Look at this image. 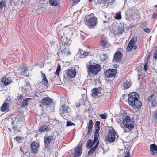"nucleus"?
Returning <instances> with one entry per match:
<instances>
[{"label":"nucleus","mask_w":157,"mask_h":157,"mask_svg":"<svg viewBox=\"0 0 157 157\" xmlns=\"http://www.w3.org/2000/svg\"><path fill=\"white\" fill-rule=\"evenodd\" d=\"M139 95L135 92H132L128 95V102L134 109H140L142 106L141 102L139 100Z\"/></svg>","instance_id":"1"},{"label":"nucleus","mask_w":157,"mask_h":157,"mask_svg":"<svg viewBox=\"0 0 157 157\" xmlns=\"http://www.w3.org/2000/svg\"><path fill=\"white\" fill-rule=\"evenodd\" d=\"M84 22L85 24L90 29L94 27L97 23V18L93 13L87 15L85 17Z\"/></svg>","instance_id":"2"},{"label":"nucleus","mask_w":157,"mask_h":157,"mask_svg":"<svg viewBox=\"0 0 157 157\" xmlns=\"http://www.w3.org/2000/svg\"><path fill=\"white\" fill-rule=\"evenodd\" d=\"M124 127H123L125 132H128L134 128V122L130 121V117L127 116L122 121Z\"/></svg>","instance_id":"3"},{"label":"nucleus","mask_w":157,"mask_h":157,"mask_svg":"<svg viewBox=\"0 0 157 157\" xmlns=\"http://www.w3.org/2000/svg\"><path fill=\"white\" fill-rule=\"evenodd\" d=\"M118 136L116 133L114 129H112L109 131V133L105 138V140L109 143L113 142L115 140H116L118 139Z\"/></svg>","instance_id":"4"},{"label":"nucleus","mask_w":157,"mask_h":157,"mask_svg":"<svg viewBox=\"0 0 157 157\" xmlns=\"http://www.w3.org/2000/svg\"><path fill=\"white\" fill-rule=\"evenodd\" d=\"M87 67L88 70V74H89L91 72L94 75H96L101 69V66L98 64L90 65L89 66H87Z\"/></svg>","instance_id":"5"},{"label":"nucleus","mask_w":157,"mask_h":157,"mask_svg":"<svg viewBox=\"0 0 157 157\" xmlns=\"http://www.w3.org/2000/svg\"><path fill=\"white\" fill-rule=\"evenodd\" d=\"M58 38L60 39L63 44H66L67 46L70 44V42L68 40L67 36H66L64 34V32L63 31H59L58 33Z\"/></svg>","instance_id":"6"},{"label":"nucleus","mask_w":157,"mask_h":157,"mask_svg":"<svg viewBox=\"0 0 157 157\" xmlns=\"http://www.w3.org/2000/svg\"><path fill=\"white\" fill-rule=\"evenodd\" d=\"M82 144L80 143L75 148V151L74 157H79L82 153Z\"/></svg>","instance_id":"7"},{"label":"nucleus","mask_w":157,"mask_h":157,"mask_svg":"<svg viewBox=\"0 0 157 157\" xmlns=\"http://www.w3.org/2000/svg\"><path fill=\"white\" fill-rule=\"evenodd\" d=\"M39 147L40 144L39 143L33 141L31 144L30 146L31 151L33 153L36 154L38 151Z\"/></svg>","instance_id":"8"},{"label":"nucleus","mask_w":157,"mask_h":157,"mask_svg":"<svg viewBox=\"0 0 157 157\" xmlns=\"http://www.w3.org/2000/svg\"><path fill=\"white\" fill-rule=\"evenodd\" d=\"M117 73V70L115 69L107 70L104 72L105 75L107 78L115 77Z\"/></svg>","instance_id":"9"},{"label":"nucleus","mask_w":157,"mask_h":157,"mask_svg":"<svg viewBox=\"0 0 157 157\" xmlns=\"http://www.w3.org/2000/svg\"><path fill=\"white\" fill-rule=\"evenodd\" d=\"M53 139V136H46L44 138V146L46 149H48L49 147L50 143Z\"/></svg>","instance_id":"10"},{"label":"nucleus","mask_w":157,"mask_h":157,"mask_svg":"<svg viewBox=\"0 0 157 157\" xmlns=\"http://www.w3.org/2000/svg\"><path fill=\"white\" fill-rule=\"evenodd\" d=\"M137 38L136 37H133L129 42L126 49L128 52H130L132 50V47L133 45H134L136 42Z\"/></svg>","instance_id":"11"},{"label":"nucleus","mask_w":157,"mask_h":157,"mask_svg":"<svg viewBox=\"0 0 157 157\" xmlns=\"http://www.w3.org/2000/svg\"><path fill=\"white\" fill-rule=\"evenodd\" d=\"M52 100L49 97H45L41 100L42 104L45 106H48L49 105L52 104Z\"/></svg>","instance_id":"12"},{"label":"nucleus","mask_w":157,"mask_h":157,"mask_svg":"<svg viewBox=\"0 0 157 157\" xmlns=\"http://www.w3.org/2000/svg\"><path fill=\"white\" fill-rule=\"evenodd\" d=\"M122 53L119 51L116 52L115 54L114 58V59L113 60L114 62H120L122 59Z\"/></svg>","instance_id":"13"},{"label":"nucleus","mask_w":157,"mask_h":157,"mask_svg":"<svg viewBox=\"0 0 157 157\" xmlns=\"http://www.w3.org/2000/svg\"><path fill=\"white\" fill-rule=\"evenodd\" d=\"M134 10L133 8H129L126 12L125 14L126 19L127 20H129L133 14Z\"/></svg>","instance_id":"14"},{"label":"nucleus","mask_w":157,"mask_h":157,"mask_svg":"<svg viewBox=\"0 0 157 157\" xmlns=\"http://www.w3.org/2000/svg\"><path fill=\"white\" fill-rule=\"evenodd\" d=\"M66 73L68 77L70 78H74L76 75V72L75 69H68L66 71Z\"/></svg>","instance_id":"15"},{"label":"nucleus","mask_w":157,"mask_h":157,"mask_svg":"<svg viewBox=\"0 0 157 157\" xmlns=\"http://www.w3.org/2000/svg\"><path fill=\"white\" fill-rule=\"evenodd\" d=\"M93 123L92 121L91 120H90L89 121L88 127L86 128L88 129V130L87 132V134L90 135L92 133V128H93Z\"/></svg>","instance_id":"16"},{"label":"nucleus","mask_w":157,"mask_h":157,"mask_svg":"<svg viewBox=\"0 0 157 157\" xmlns=\"http://www.w3.org/2000/svg\"><path fill=\"white\" fill-rule=\"evenodd\" d=\"M62 113H60L61 115L63 117L64 113L67 114L69 113L70 111V109L65 104H64L62 106Z\"/></svg>","instance_id":"17"},{"label":"nucleus","mask_w":157,"mask_h":157,"mask_svg":"<svg viewBox=\"0 0 157 157\" xmlns=\"http://www.w3.org/2000/svg\"><path fill=\"white\" fill-rule=\"evenodd\" d=\"M150 151L152 152V155H154L157 154V146L155 144H152L150 145Z\"/></svg>","instance_id":"18"},{"label":"nucleus","mask_w":157,"mask_h":157,"mask_svg":"<svg viewBox=\"0 0 157 157\" xmlns=\"http://www.w3.org/2000/svg\"><path fill=\"white\" fill-rule=\"evenodd\" d=\"M1 111L2 112L8 111L9 110V105L7 103L4 102L1 107Z\"/></svg>","instance_id":"19"},{"label":"nucleus","mask_w":157,"mask_h":157,"mask_svg":"<svg viewBox=\"0 0 157 157\" xmlns=\"http://www.w3.org/2000/svg\"><path fill=\"white\" fill-rule=\"evenodd\" d=\"M109 43H108L105 38L102 39L101 43V45L104 49H105L109 47Z\"/></svg>","instance_id":"20"},{"label":"nucleus","mask_w":157,"mask_h":157,"mask_svg":"<svg viewBox=\"0 0 157 157\" xmlns=\"http://www.w3.org/2000/svg\"><path fill=\"white\" fill-rule=\"evenodd\" d=\"M98 141H99L98 140H97V141H96L95 142H94V140L93 141L91 139L87 141L86 144V147L87 148H90L94 144L98 142Z\"/></svg>","instance_id":"21"},{"label":"nucleus","mask_w":157,"mask_h":157,"mask_svg":"<svg viewBox=\"0 0 157 157\" xmlns=\"http://www.w3.org/2000/svg\"><path fill=\"white\" fill-rule=\"evenodd\" d=\"M148 101L151 102L153 106H155L156 104L155 95H151L148 98Z\"/></svg>","instance_id":"22"},{"label":"nucleus","mask_w":157,"mask_h":157,"mask_svg":"<svg viewBox=\"0 0 157 157\" xmlns=\"http://www.w3.org/2000/svg\"><path fill=\"white\" fill-rule=\"evenodd\" d=\"M99 143V141H98V142L96 143V145L94 147H92L89 151H88V155L89 156L91 155L95 151V149L98 147Z\"/></svg>","instance_id":"23"},{"label":"nucleus","mask_w":157,"mask_h":157,"mask_svg":"<svg viewBox=\"0 0 157 157\" xmlns=\"http://www.w3.org/2000/svg\"><path fill=\"white\" fill-rule=\"evenodd\" d=\"M42 75L43 79L41 81L42 84H44L45 86H48V81L46 78V76L45 74L42 73Z\"/></svg>","instance_id":"24"},{"label":"nucleus","mask_w":157,"mask_h":157,"mask_svg":"<svg viewBox=\"0 0 157 157\" xmlns=\"http://www.w3.org/2000/svg\"><path fill=\"white\" fill-rule=\"evenodd\" d=\"M2 82L6 85H7L10 83L12 81L11 79L10 78L5 77L2 79Z\"/></svg>","instance_id":"25"},{"label":"nucleus","mask_w":157,"mask_h":157,"mask_svg":"<svg viewBox=\"0 0 157 157\" xmlns=\"http://www.w3.org/2000/svg\"><path fill=\"white\" fill-rule=\"evenodd\" d=\"M100 129V128H95V129L94 131V142H95L96 141L98 140L99 137V134L98 132Z\"/></svg>","instance_id":"26"},{"label":"nucleus","mask_w":157,"mask_h":157,"mask_svg":"<svg viewBox=\"0 0 157 157\" xmlns=\"http://www.w3.org/2000/svg\"><path fill=\"white\" fill-rule=\"evenodd\" d=\"M50 4L53 6H57L60 3V0H49Z\"/></svg>","instance_id":"27"},{"label":"nucleus","mask_w":157,"mask_h":157,"mask_svg":"<svg viewBox=\"0 0 157 157\" xmlns=\"http://www.w3.org/2000/svg\"><path fill=\"white\" fill-rule=\"evenodd\" d=\"M31 99V98H26L24 100L22 103L21 105L25 107L27 106L28 103L29 102Z\"/></svg>","instance_id":"28"},{"label":"nucleus","mask_w":157,"mask_h":157,"mask_svg":"<svg viewBox=\"0 0 157 157\" xmlns=\"http://www.w3.org/2000/svg\"><path fill=\"white\" fill-rule=\"evenodd\" d=\"M49 129L48 125H44L41 127L39 128V131L41 132H43L47 131Z\"/></svg>","instance_id":"29"},{"label":"nucleus","mask_w":157,"mask_h":157,"mask_svg":"<svg viewBox=\"0 0 157 157\" xmlns=\"http://www.w3.org/2000/svg\"><path fill=\"white\" fill-rule=\"evenodd\" d=\"M79 52L81 55L82 57H85L86 56H88L90 53V52H86L83 50H80Z\"/></svg>","instance_id":"30"},{"label":"nucleus","mask_w":157,"mask_h":157,"mask_svg":"<svg viewBox=\"0 0 157 157\" xmlns=\"http://www.w3.org/2000/svg\"><path fill=\"white\" fill-rule=\"evenodd\" d=\"M92 91H93L92 93V96H96L98 94L99 91L97 88H94L93 89Z\"/></svg>","instance_id":"31"},{"label":"nucleus","mask_w":157,"mask_h":157,"mask_svg":"<svg viewBox=\"0 0 157 157\" xmlns=\"http://www.w3.org/2000/svg\"><path fill=\"white\" fill-rule=\"evenodd\" d=\"M131 86L130 84L128 82H127L123 83L122 86L124 89H126L129 88Z\"/></svg>","instance_id":"32"},{"label":"nucleus","mask_w":157,"mask_h":157,"mask_svg":"<svg viewBox=\"0 0 157 157\" xmlns=\"http://www.w3.org/2000/svg\"><path fill=\"white\" fill-rule=\"evenodd\" d=\"M21 71L20 73V75H23L26 73L27 72V69L26 67H24L22 69H20Z\"/></svg>","instance_id":"33"},{"label":"nucleus","mask_w":157,"mask_h":157,"mask_svg":"<svg viewBox=\"0 0 157 157\" xmlns=\"http://www.w3.org/2000/svg\"><path fill=\"white\" fill-rule=\"evenodd\" d=\"M61 67L60 65L58 64V67L56 70V71L55 73V74L57 76L59 75V73L60 71Z\"/></svg>","instance_id":"34"},{"label":"nucleus","mask_w":157,"mask_h":157,"mask_svg":"<svg viewBox=\"0 0 157 157\" xmlns=\"http://www.w3.org/2000/svg\"><path fill=\"white\" fill-rule=\"evenodd\" d=\"M65 45H66V44H62V45L60 46V48L62 52H65L64 51L66 48Z\"/></svg>","instance_id":"35"},{"label":"nucleus","mask_w":157,"mask_h":157,"mask_svg":"<svg viewBox=\"0 0 157 157\" xmlns=\"http://www.w3.org/2000/svg\"><path fill=\"white\" fill-rule=\"evenodd\" d=\"M100 116L101 119H105L107 118V115L105 113H104L103 114H100Z\"/></svg>","instance_id":"36"},{"label":"nucleus","mask_w":157,"mask_h":157,"mask_svg":"<svg viewBox=\"0 0 157 157\" xmlns=\"http://www.w3.org/2000/svg\"><path fill=\"white\" fill-rule=\"evenodd\" d=\"M121 16L120 13H116V16L115 17V18L119 20L121 19Z\"/></svg>","instance_id":"37"},{"label":"nucleus","mask_w":157,"mask_h":157,"mask_svg":"<svg viewBox=\"0 0 157 157\" xmlns=\"http://www.w3.org/2000/svg\"><path fill=\"white\" fill-rule=\"evenodd\" d=\"M73 125H75V124L73 122L71 121H67V126H70Z\"/></svg>","instance_id":"38"},{"label":"nucleus","mask_w":157,"mask_h":157,"mask_svg":"<svg viewBox=\"0 0 157 157\" xmlns=\"http://www.w3.org/2000/svg\"><path fill=\"white\" fill-rule=\"evenodd\" d=\"M105 19L104 20V21H103L104 23L105 24V23L107 24L109 22V21L110 20V18H107L106 16H105Z\"/></svg>","instance_id":"39"},{"label":"nucleus","mask_w":157,"mask_h":157,"mask_svg":"<svg viewBox=\"0 0 157 157\" xmlns=\"http://www.w3.org/2000/svg\"><path fill=\"white\" fill-rule=\"evenodd\" d=\"M5 6L4 2H0V9L2 10V9Z\"/></svg>","instance_id":"40"},{"label":"nucleus","mask_w":157,"mask_h":157,"mask_svg":"<svg viewBox=\"0 0 157 157\" xmlns=\"http://www.w3.org/2000/svg\"><path fill=\"white\" fill-rule=\"evenodd\" d=\"M100 125V122L99 121H97L95 123V128H100L99 125Z\"/></svg>","instance_id":"41"},{"label":"nucleus","mask_w":157,"mask_h":157,"mask_svg":"<svg viewBox=\"0 0 157 157\" xmlns=\"http://www.w3.org/2000/svg\"><path fill=\"white\" fill-rule=\"evenodd\" d=\"M12 131H11V132H14L15 131H17V127L16 126H13L12 128Z\"/></svg>","instance_id":"42"},{"label":"nucleus","mask_w":157,"mask_h":157,"mask_svg":"<svg viewBox=\"0 0 157 157\" xmlns=\"http://www.w3.org/2000/svg\"><path fill=\"white\" fill-rule=\"evenodd\" d=\"M152 17V18L154 19L157 18V12H155L153 13Z\"/></svg>","instance_id":"43"},{"label":"nucleus","mask_w":157,"mask_h":157,"mask_svg":"<svg viewBox=\"0 0 157 157\" xmlns=\"http://www.w3.org/2000/svg\"><path fill=\"white\" fill-rule=\"evenodd\" d=\"M144 31L148 33H149L151 32L150 29L148 28H145L144 29Z\"/></svg>","instance_id":"44"},{"label":"nucleus","mask_w":157,"mask_h":157,"mask_svg":"<svg viewBox=\"0 0 157 157\" xmlns=\"http://www.w3.org/2000/svg\"><path fill=\"white\" fill-rule=\"evenodd\" d=\"M74 34V33L71 31V30H70L69 32H68V34L71 35V37H72L74 38V36H73Z\"/></svg>","instance_id":"45"},{"label":"nucleus","mask_w":157,"mask_h":157,"mask_svg":"<svg viewBox=\"0 0 157 157\" xmlns=\"http://www.w3.org/2000/svg\"><path fill=\"white\" fill-rule=\"evenodd\" d=\"M147 63H145L144 64V70L146 71H147V69H148V67H147Z\"/></svg>","instance_id":"46"},{"label":"nucleus","mask_w":157,"mask_h":157,"mask_svg":"<svg viewBox=\"0 0 157 157\" xmlns=\"http://www.w3.org/2000/svg\"><path fill=\"white\" fill-rule=\"evenodd\" d=\"M153 57L155 59H157V50L155 52L154 54Z\"/></svg>","instance_id":"47"},{"label":"nucleus","mask_w":157,"mask_h":157,"mask_svg":"<svg viewBox=\"0 0 157 157\" xmlns=\"http://www.w3.org/2000/svg\"><path fill=\"white\" fill-rule=\"evenodd\" d=\"M22 97L21 95H18L17 98V99L18 101H21L22 100Z\"/></svg>","instance_id":"48"},{"label":"nucleus","mask_w":157,"mask_h":157,"mask_svg":"<svg viewBox=\"0 0 157 157\" xmlns=\"http://www.w3.org/2000/svg\"><path fill=\"white\" fill-rule=\"evenodd\" d=\"M154 116L157 119V110L154 112Z\"/></svg>","instance_id":"49"},{"label":"nucleus","mask_w":157,"mask_h":157,"mask_svg":"<svg viewBox=\"0 0 157 157\" xmlns=\"http://www.w3.org/2000/svg\"><path fill=\"white\" fill-rule=\"evenodd\" d=\"M132 48H133L135 50L137 48V46L136 45H133L132 46Z\"/></svg>","instance_id":"50"},{"label":"nucleus","mask_w":157,"mask_h":157,"mask_svg":"<svg viewBox=\"0 0 157 157\" xmlns=\"http://www.w3.org/2000/svg\"><path fill=\"white\" fill-rule=\"evenodd\" d=\"M16 139L17 141H19L21 139L20 137H18V136L16 137Z\"/></svg>","instance_id":"51"},{"label":"nucleus","mask_w":157,"mask_h":157,"mask_svg":"<svg viewBox=\"0 0 157 157\" xmlns=\"http://www.w3.org/2000/svg\"><path fill=\"white\" fill-rule=\"evenodd\" d=\"M73 2L74 3H77L80 0H72Z\"/></svg>","instance_id":"52"},{"label":"nucleus","mask_w":157,"mask_h":157,"mask_svg":"<svg viewBox=\"0 0 157 157\" xmlns=\"http://www.w3.org/2000/svg\"><path fill=\"white\" fill-rule=\"evenodd\" d=\"M39 8L38 9H36L35 8H34V9L33 10V11L34 12L35 11L36 12H37V10H39Z\"/></svg>","instance_id":"53"},{"label":"nucleus","mask_w":157,"mask_h":157,"mask_svg":"<svg viewBox=\"0 0 157 157\" xmlns=\"http://www.w3.org/2000/svg\"><path fill=\"white\" fill-rule=\"evenodd\" d=\"M127 155H126L124 156V157H130V155H129V153L128 152V153H127Z\"/></svg>","instance_id":"54"},{"label":"nucleus","mask_w":157,"mask_h":157,"mask_svg":"<svg viewBox=\"0 0 157 157\" xmlns=\"http://www.w3.org/2000/svg\"><path fill=\"white\" fill-rule=\"evenodd\" d=\"M26 85L27 86H30V84L29 82H26Z\"/></svg>","instance_id":"55"},{"label":"nucleus","mask_w":157,"mask_h":157,"mask_svg":"<svg viewBox=\"0 0 157 157\" xmlns=\"http://www.w3.org/2000/svg\"><path fill=\"white\" fill-rule=\"evenodd\" d=\"M140 74H139L138 75V79L139 78H140Z\"/></svg>","instance_id":"56"},{"label":"nucleus","mask_w":157,"mask_h":157,"mask_svg":"<svg viewBox=\"0 0 157 157\" xmlns=\"http://www.w3.org/2000/svg\"><path fill=\"white\" fill-rule=\"evenodd\" d=\"M8 129H9V131H10L11 132V131H12V129H11H11H10V128H8Z\"/></svg>","instance_id":"57"},{"label":"nucleus","mask_w":157,"mask_h":157,"mask_svg":"<svg viewBox=\"0 0 157 157\" xmlns=\"http://www.w3.org/2000/svg\"><path fill=\"white\" fill-rule=\"evenodd\" d=\"M79 106H80V105H76V107H79Z\"/></svg>","instance_id":"58"},{"label":"nucleus","mask_w":157,"mask_h":157,"mask_svg":"<svg viewBox=\"0 0 157 157\" xmlns=\"http://www.w3.org/2000/svg\"><path fill=\"white\" fill-rule=\"evenodd\" d=\"M89 2H92V0H89Z\"/></svg>","instance_id":"59"},{"label":"nucleus","mask_w":157,"mask_h":157,"mask_svg":"<svg viewBox=\"0 0 157 157\" xmlns=\"http://www.w3.org/2000/svg\"><path fill=\"white\" fill-rule=\"evenodd\" d=\"M74 33L75 36H76V34H77V33L75 32Z\"/></svg>","instance_id":"60"},{"label":"nucleus","mask_w":157,"mask_h":157,"mask_svg":"<svg viewBox=\"0 0 157 157\" xmlns=\"http://www.w3.org/2000/svg\"><path fill=\"white\" fill-rule=\"evenodd\" d=\"M68 54H70V52H68Z\"/></svg>","instance_id":"61"},{"label":"nucleus","mask_w":157,"mask_h":157,"mask_svg":"<svg viewBox=\"0 0 157 157\" xmlns=\"http://www.w3.org/2000/svg\"><path fill=\"white\" fill-rule=\"evenodd\" d=\"M155 7H157V5H156V6H155Z\"/></svg>","instance_id":"62"}]
</instances>
